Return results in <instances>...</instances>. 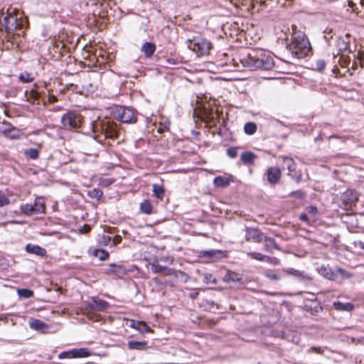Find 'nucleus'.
<instances>
[{
	"instance_id": "obj_2",
	"label": "nucleus",
	"mask_w": 364,
	"mask_h": 364,
	"mask_svg": "<svg viewBox=\"0 0 364 364\" xmlns=\"http://www.w3.org/2000/svg\"><path fill=\"white\" fill-rule=\"evenodd\" d=\"M92 129L94 132H98L103 134L105 138L112 139L119 136L120 130L118 125L108 119H104L93 124Z\"/></svg>"
},
{
	"instance_id": "obj_30",
	"label": "nucleus",
	"mask_w": 364,
	"mask_h": 364,
	"mask_svg": "<svg viewBox=\"0 0 364 364\" xmlns=\"http://www.w3.org/2000/svg\"><path fill=\"white\" fill-rule=\"evenodd\" d=\"M18 79L23 83H29L33 81L34 77L30 73L23 72L19 75Z\"/></svg>"
},
{
	"instance_id": "obj_22",
	"label": "nucleus",
	"mask_w": 364,
	"mask_h": 364,
	"mask_svg": "<svg viewBox=\"0 0 364 364\" xmlns=\"http://www.w3.org/2000/svg\"><path fill=\"white\" fill-rule=\"evenodd\" d=\"M318 272L321 276L324 277L328 279H335L336 274L329 267L323 266L318 269Z\"/></svg>"
},
{
	"instance_id": "obj_47",
	"label": "nucleus",
	"mask_w": 364,
	"mask_h": 364,
	"mask_svg": "<svg viewBox=\"0 0 364 364\" xmlns=\"http://www.w3.org/2000/svg\"><path fill=\"white\" fill-rule=\"evenodd\" d=\"M291 195L301 199L305 197V193L301 191H293Z\"/></svg>"
},
{
	"instance_id": "obj_59",
	"label": "nucleus",
	"mask_w": 364,
	"mask_h": 364,
	"mask_svg": "<svg viewBox=\"0 0 364 364\" xmlns=\"http://www.w3.org/2000/svg\"><path fill=\"white\" fill-rule=\"evenodd\" d=\"M50 102H56L57 101V97L55 96H50V99H49Z\"/></svg>"
},
{
	"instance_id": "obj_53",
	"label": "nucleus",
	"mask_w": 364,
	"mask_h": 364,
	"mask_svg": "<svg viewBox=\"0 0 364 364\" xmlns=\"http://www.w3.org/2000/svg\"><path fill=\"white\" fill-rule=\"evenodd\" d=\"M310 350L318 354L323 353V350L319 347H312Z\"/></svg>"
},
{
	"instance_id": "obj_15",
	"label": "nucleus",
	"mask_w": 364,
	"mask_h": 364,
	"mask_svg": "<svg viewBox=\"0 0 364 364\" xmlns=\"http://www.w3.org/2000/svg\"><path fill=\"white\" fill-rule=\"evenodd\" d=\"M107 273H113L117 277H122L127 273L126 269L120 264H110L109 269H107Z\"/></svg>"
},
{
	"instance_id": "obj_29",
	"label": "nucleus",
	"mask_w": 364,
	"mask_h": 364,
	"mask_svg": "<svg viewBox=\"0 0 364 364\" xmlns=\"http://www.w3.org/2000/svg\"><path fill=\"white\" fill-rule=\"evenodd\" d=\"M264 241V249L267 251L272 252L273 249H279L274 239L267 237Z\"/></svg>"
},
{
	"instance_id": "obj_21",
	"label": "nucleus",
	"mask_w": 364,
	"mask_h": 364,
	"mask_svg": "<svg viewBox=\"0 0 364 364\" xmlns=\"http://www.w3.org/2000/svg\"><path fill=\"white\" fill-rule=\"evenodd\" d=\"M333 307L338 311H350L353 309V304L347 302V303H342L341 301H335L333 304Z\"/></svg>"
},
{
	"instance_id": "obj_11",
	"label": "nucleus",
	"mask_w": 364,
	"mask_h": 364,
	"mask_svg": "<svg viewBox=\"0 0 364 364\" xmlns=\"http://www.w3.org/2000/svg\"><path fill=\"white\" fill-rule=\"evenodd\" d=\"M265 175L267 181L272 185H275L281 179L282 171L279 168L272 166L267 169Z\"/></svg>"
},
{
	"instance_id": "obj_38",
	"label": "nucleus",
	"mask_w": 364,
	"mask_h": 364,
	"mask_svg": "<svg viewBox=\"0 0 364 364\" xmlns=\"http://www.w3.org/2000/svg\"><path fill=\"white\" fill-rule=\"evenodd\" d=\"M18 295L20 297L28 299L33 295V292L31 290L27 289H18Z\"/></svg>"
},
{
	"instance_id": "obj_26",
	"label": "nucleus",
	"mask_w": 364,
	"mask_h": 364,
	"mask_svg": "<svg viewBox=\"0 0 364 364\" xmlns=\"http://www.w3.org/2000/svg\"><path fill=\"white\" fill-rule=\"evenodd\" d=\"M147 345L146 341H131L128 342V348L130 350H142Z\"/></svg>"
},
{
	"instance_id": "obj_5",
	"label": "nucleus",
	"mask_w": 364,
	"mask_h": 364,
	"mask_svg": "<svg viewBox=\"0 0 364 364\" xmlns=\"http://www.w3.org/2000/svg\"><path fill=\"white\" fill-rule=\"evenodd\" d=\"M109 306V304L107 301L94 296L92 298V303L85 304L84 310L87 316L90 318H92L94 311H104Z\"/></svg>"
},
{
	"instance_id": "obj_43",
	"label": "nucleus",
	"mask_w": 364,
	"mask_h": 364,
	"mask_svg": "<svg viewBox=\"0 0 364 364\" xmlns=\"http://www.w3.org/2000/svg\"><path fill=\"white\" fill-rule=\"evenodd\" d=\"M227 154L230 158H235L237 156V149L236 147H230L226 151Z\"/></svg>"
},
{
	"instance_id": "obj_3",
	"label": "nucleus",
	"mask_w": 364,
	"mask_h": 364,
	"mask_svg": "<svg viewBox=\"0 0 364 364\" xmlns=\"http://www.w3.org/2000/svg\"><path fill=\"white\" fill-rule=\"evenodd\" d=\"M187 47L193 50L198 56L208 55L213 48L210 41L203 38H194L186 41Z\"/></svg>"
},
{
	"instance_id": "obj_24",
	"label": "nucleus",
	"mask_w": 364,
	"mask_h": 364,
	"mask_svg": "<svg viewBox=\"0 0 364 364\" xmlns=\"http://www.w3.org/2000/svg\"><path fill=\"white\" fill-rule=\"evenodd\" d=\"M33 207L35 208L36 213H41L44 212L45 210V201L44 199L41 197H38L35 199Z\"/></svg>"
},
{
	"instance_id": "obj_61",
	"label": "nucleus",
	"mask_w": 364,
	"mask_h": 364,
	"mask_svg": "<svg viewBox=\"0 0 364 364\" xmlns=\"http://www.w3.org/2000/svg\"><path fill=\"white\" fill-rule=\"evenodd\" d=\"M171 61L172 62V63H173V59H171H171H168V62H171Z\"/></svg>"
},
{
	"instance_id": "obj_40",
	"label": "nucleus",
	"mask_w": 364,
	"mask_h": 364,
	"mask_svg": "<svg viewBox=\"0 0 364 364\" xmlns=\"http://www.w3.org/2000/svg\"><path fill=\"white\" fill-rule=\"evenodd\" d=\"M102 191L98 188H94L89 191V196L91 198H96L97 200L100 199L102 197Z\"/></svg>"
},
{
	"instance_id": "obj_56",
	"label": "nucleus",
	"mask_w": 364,
	"mask_h": 364,
	"mask_svg": "<svg viewBox=\"0 0 364 364\" xmlns=\"http://www.w3.org/2000/svg\"><path fill=\"white\" fill-rule=\"evenodd\" d=\"M137 325H139V321L132 320L130 321L129 326L133 328H136Z\"/></svg>"
},
{
	"instance_id": "obj_39",
	"label": "nucleus",
	"mask_w": 364,
	"mask_h": 364,
	"mask_svg": "<svg viewBox=\"0 0 364 364\" xmlns=\"http://www.w3.org/2000/svg\"><path fill=\"white\" fill-rule=\"evenodd\" d=\"M136 329L138 330L141 333L151 332V329L150 328V327L143 321H139V325H137Z\"/></svg>"
},
{
	"instance_id": "obj_46",
	"label": "nucleus",
	"mask_w": 364,
	"mask_h": 364,
	"mask_svg": "<svg viewBox=\"0 0 364 364\" xmlns=\"http://www.w3.org/2000/svg\"><path fill=\"white\" fill-rule=\"evenodd\" d=\"M9 203V200L4 196L0 194V207L6 205Z\"/></svg>"
},
{
	"instance_id": "obj_10",
	"label": "nucleus",
	"mask_w": 364,
	"mask_h": 364,
	"mask_svg": "<svg viewBox=\"0 0 364 364\" xmlns=\"http://www.w3.org/2000/svg\"><path fill=\"white\" fill-rule=\"evenodd\" d=\"M274 65V60L269 55H266L260 52L258 55V61L256 63L257 68L264 70H270Z\"/></svg>"
},
{
	"instance_id": "obj_37",
	"label": "nucleus",
	"mask_w": 364,
	"mask_h": 364,
	"mask_svg": "<svg viewBox=\"0 0 364 364\" xmlns=\"http://www.w3.org/2000/svg\"><path fill=\"white\" fill-rule=\"evenodd\" d=\"M94 255L99 258L100 260L104 261L109 257V253L104 250H96Z\"/></svg>"
},
{
	"instance_id": "obj_31",
	"label": "nucleus",
	"mask_w": 364,
	"mask_h": 364,
	"mask_svg": "<svg viewBox=\"0 0 364 364\" xmlns=\"http://www.w3.org/2000/svg\"><path fill=\"white\" fill-rule=\"evenodd\" d=\"M154 195L159 199H162L164 196V188L158 184L152 186Z\"/></svg>"
},
{
	"instance_id": "obj_32",
	"label": "nucleus",
	"mask_w": 364,
	"mask_h": 364,
	"mask_svg": "<svg viewBox=\"0 0 364 364\" xmlns=\"http://www.w3.org/2000/svg\"><path fill=\"white\" fill-rule=\"evenodd\" d=\"M140 210L146 214H151L152 212V205L150 201L148 200H143L140 204Z\"/></svg>"
},
{
	"instance_id": "obj_48",
	"label": "nucleus",
	"mask_w": 364,
	"mask_h": 364,
	"mask_svg": "<svg viewBox=\"0 0 364 364\" xmlns=\"http://www.w3.org/2000/svg\"><path fill=\"white\" fill-rule=\"evenodd\" d=\"M316 66H317V69L318 70H322L324 69V68L326 66V63H325L324 60H319L316 62Z\"/></svg>"
},
{
	"instance_id": "obj_42",
	"label": "nucleus",
	"mask_w": 364,
	"mask_h": 364,
	"mask_svg": "<svg viewBox=\"0 0 364 364\" xmlns=\"http://www.w3.org/2000/svg\"><path fill=\"white\" fill-rule=\"evenodd\" d=\"M307 214L311 215L314 218H316L318 215V211L316 207L309 206L306 209Z\"/></svg>"
},
{
	"instance_id": "obj_35",
	"label": "nucleus",
	"mask_w": 364,
	"mask_h": 364,
	"mask_svg": "<svg viewBox=\"0 0 364 364\" xmlns=\"http://www.w3.org/2000/svg\"><path fill=\"white\" fill-rule=\"evenodd\" d=\"M24 154L31 159H37L39 156V152L38 149L31 148L25 150Z\"/></svg>"
},
{
	"instance_id": "obj_60",
	"label": "nucleus",
	"mask_w": 364,
	"mask_h": 364,
	"mask_svg": "<svg viewBox=\"0 0 364 364\" xmlns=\"http://www.w3.org/2000/svg\"><path fill=\"white\" fill-rule=\"evenodd\" d=\"M360 2L361 5L364 6V0H360Z\"/></svg>"
},
{
	"instance_id": "obj_36",
	"label": "nucleus",
	"mask_w": 364,
	"mask_h": 364,
	"mask_svg": "<svg viewBox=\"0 0 364 364\" xmlns=\"http://www.w3.org/2000/svg\"><path fill=\"white\" fill-rule=\"evenodd\" d=\"M21 210L25 215H28L36 213L35 208L33 207V204H28L27 203V204L22 205Z\"/></svg>"
},
{
	"instance_id": "obj_51",
	"label": "nucleus",
	"mask_w": 364,
	"mask_h": 364,
	"mask_svg": "<svg viewBox=\"0 0 364 364\" xmlns=\"http://www.w3.org/2000/svg\"><path fill=\"white\" fill-rule=\"evenodd\" d=\"M14 128H15V127H13V126H12L11 124H4V127H3L2 128H1L0 132H1V130H2V129H9V132H11V129H14Z\"/></svg>"
},
{
	"instance_id": "obj_45",
	"label": "nucleus",
	"mask_w": 364,
	"mask_h": 364,
	"mask_svg": "<svg viewBox=\"0 0 364 364\" xmlns=\"http://www.w3.org/2000/svg\"><path fill=\"white\" fill-rule=\"evenodd\" d=\"M264 257H265V259L264 261H266L269 263H271L273 264H279V260L276 257H269L267 255H265Z\"/></svg>"
},
{
	"instance_id": "obj_49",
	"label": "nucleus",
	"mask_w": 364,
	"mask_h": 364,
	"mask_svg": "<svg viewBox=\"0 0 364 364\" xmlns=\"http://www.w3.org/2000/svg\"><path fill=\"white\" fill-rule=\"evenodd\" d=\"M114 182V180L110 178H105L100 181L101 185L108 186Z\"/></svg>"
},
{
	"instance_id": "obj_27",
	"label": "nucleus",
	"mask_w": 364,
	"mask_h": 364,
	"mask_svg": "<svg viewBox=\"0 0 364 364\" xmlns=\"http://www.w3.org/2000/svg\"><path fill=\"white\" fill-rule=\"evenodd\" d=\"M255 158L256 156L252 152L250 151L244 152L241 155V161L244 164H253Z\"/></svg>"
},
{
	"instance_id": "obj_44",
	"label": "nucleus",
	"mask_w": 364,
	"mask_h": 364,
	"mask_svg": "<svg viewBox=\"0 0 364 364\" xmlns=\"http://www.w3.org/2000/svg\"><path fill=\"white\" fill-rule=\"evenodd\" d=\"M225 279L226 281L238 282L240 279L238 277L237 274L235 273H229L225 277Z\"/></svg>"
},
{
	"instance_id": "obj_28",
	"label": "nucleus",
	"mask_w": 364,
	"mask_h": 364,
	"mask_svg": "<svg viewBox=\"0 0 364 364\" xmlns=\"http://www.w3.org/2000/svg\"><path fill=\"white\" fill-rule=\"evenodd\" d=\"M213 183L218 187H227L230 185L228 178L223 176H217L214 178Z\"/></svg>"
},
{
	"instance_id": "obj_25",
	"label": "nucleus",
	"mask_w": 364,
	"mask_h": 364,
	"mask_svg": "<svg viewBox=\"0 0 364 364\" xmlns=\"http://www.w3.org/2000/svg\"><path fill=\"white\" fill-rule=\"evenodd\" d=\"M151 271L155 273H162L166 275L171 274V269L159 264H151Z\"/></svg>"
},
{
	"instance_id": "obj_18",
	"label": "nucleus",
	"mask_w": 364,
	"mask_h": 364,
	"mask_svg": "<svg viewBox=\"0 0 364 364\" xmlns=\"http://www.w3.org/2000/svg\"><path fill=\"white\" fill-rule=\"evenodd\" d=\"M284 272H285L287 274L289 275L294 276L297 278H299L300 280H310L311 277L308 275L305 274L304 272L299 271L298 269H295L294 268H288L284 269Z\"/></svg>"
},
{
	"instance_id": "obj_58",
	"label": "nucleus",
	"mask_w": 364,
	"mask_h": 364,
	"mask_svg": "<svg viewBox=\"0 0 364 364\" xmlns=\"http://www.w3.org/2000/svg\"><path fill=\"white\" fill-rule=\"evenodd\" d=\"M358 246L360 249H362V250H364V242L359 241V242H358Z\"/></svg>"
},
{
	"instance_id": "obj_23",
	"label": "nucleus",
	"mask_w": 364,
	"mask_h": 364,
	"mask_svg": "<svg viewBox=\"0 0 364 364\" xmlns=\"http://www.w3.org/2000/svg\"><path fill=\"white\" fill-rule=\"evenodd\" d=\"M156 46L154 43L146 42L142 46V51L144 53V55L148 58L151 57L154 54Z\"/></svg>"
},
{
	"instance_id": "obj_6",
	"label": "nucleus",
	"mask_w": 364,
	"mask_h": 364,
	"mask_svg": "<svg viewBox=\"0 0 364 364\" xmlns=\"http://www.w3.org/2000/svg\"><path fill=\"white\" fill-rule=\"evenodd\" d=\"M114 114L115 119L123 123H136L137 120L134 111L129 107H117Z\"/></svg>"
},
{
	"instance_id": "obj_54",
	"label": "nucleus",
	"mask_w": 364,
	"mask_h": 364,
	"mask_svg": "<svg viewBox=\"0 0 364 364\" xmlns=\"http://www.w3.org/2000/svg\"><path fill=\"white\" fill-rule=\"evenodd\" d=\"M338 272H340L342 275H343V276H345L346 277H351V274L349 272L345 271L344 269H338Z\"/></svg>"
},
{
	"instance_id": "obj_4",
	"label": "nucleus",
	"mask_w": 364,
	"mask_h": 364,
	"mask_svg": "<svg viewBox=\"0 0 364 364\" xmlns=\"http://www.w3.org/2000/svg\"><path fill=\"white\" fill-rule=\"evenodd\" d=\"M83 122V117L80 114L68 112L61 117V123L65 129L73 130L79 129Z\"/></svg>"
},
{
	"instance_id": "obj_20",
	"label": "nucleus",
	"mask_w": 364,
	"mask_h": 364,
	"mask_svg": "<svg viewBox=\"0 0 364 364\" xmlns=\"http://www.w3.org/2000/svg\"><path fill=\"white\" fill-rule=\"evenodd\" d=\"M29 324L31 328L36 331H44L48 328V325L39 319H32Z\"/></svg>"
},
{
	"instance_id": "obj_8",
	"label": "nucleus",
	"mask_w": 364,
	"mask_h": 364,
	"mask_svg": "<svg viewBox=\"0 0 364 364\" xmlns=\"http://www.w3.org/2000/svg\"><path fill=\"white\" fill-rule=\"evenodd\" d=\"M283 165L289 171L288 175L290 176L296 183H299L302 178L301 172H296V164L292 158L288 156L282 157Z\"/></svg>"
},
{
	"instance_id": "obj_12",
	"label": "nucleus",
	"mask_w": 364,
	"mask_h": 364,
	"mask_svg": "<svg viewBox=\"0 0 364 364\" xmlns=\"http://www.w3.org/2000/svg\"><path fill=\"white\" fill-rule=\"evenodd\" d=\"M240 60L245 68L250 69L257 68L256 63L258 61V55L255 51L243 56Z\"/></svg>"
},
{
	"instance_id": "obj_19",
	"label": "nucleus",
	"mask_w": 364,
	"mask_h": 364,
	"mask_svg": "<svg viewBox=\"0 0 364 364\" xmlns=\"http://www.w3.org/2000/svg\"><path fill=\"white\" fill-rule=\"evenodd\" d=\"M25 97L27 100L33 104H39V93L35 90H31L30 91L25 92Z\"/></svg>"
},
{
	"instance_id": "obj_7",
	"label": "nucleus",
	"mask_w": 364,
	"mask_h": 364,
	"mask_svg": "<svg viewBox=\"0 0 364 364\" xmlns=\"http://www.w3.org/2000/svg\"><path fill=\"white\" fill-rule=\"evenodd\" d=\"M2 26L8 34H13L14 31L22 28V23L18 22L16 16L11 14L4 17Z\"/></svg>"
},
{
	"instance_id": "obj_52",
	"label": "nucleus",
	"mask_w": 364,
	"mask_h": 364,
	"mask_svg": "<svg viewBox=\"0 0 364 364\" xmlns=\"http://www.w3.org/2000/svg\"><path fill=\"white\" fill-rule=\"evenodd\" d=\"M267 277L271 280H278L279 277L276 274H267Z\"/></svg>"
},
{
	"instance_id": "obj_55",
	"label": "nucleus",
	"mask_w": 364,
	"mask_h": 364,
	"mask_svg": "<svg viewBox=\"0 0 364 364\" xmlns=\"http://www.w3.org/2000/svg\"><path fill=\"white\" fill-rule=\"evenodd\" d=\"M252 0H230L234 4L237 5L238 4H243L245 1L252 2Z\"/></svg>"
},
{
	"instance_id": "obj_13",
	"label": "nucleus",
	"mask_w": 364,
	"mask_h": 364,
	"mask_svg": "<svg viewBox=\"0 0 364 364\" xmlns=\"http://www.w3.org/2000/svg\"><path fill=\"white\" fill-rule=\"evenodd\" d=\"M341 200L346 208L351 206L358 200V193L353 190H348L341 196Z\"/></svg>"
},
{
	"instance_id": "obj_34",
	"label": "nucleus",
	"mask_w": 364,
	"mask_h": 364,
	"mask_svg": "<svg viewBox=\"0 0 364 364\" xmlns=\"http://www.w3.org/2000/svg\"><path fill=\"white\" fill-rule=\"evenodd\" d=\"M257 128L255 122H247L244 126V131L247 134L252 135L256 132Z\"/></svg>"
},
{
	"instance_id": "obj_9",
	"label": "nucleus",
	"mask_w": 364,
	"mask_h": 364,
	"mask_svg": "<svg viewBox=\"0 0 364 364\" xmlns=\"http://www.w3.org/2000/svg\"><path fill=\"white\" fill-rule=\"evenodd\" d=\"M91 355L87 348H75L69 351L63 352L59 355L60 358H87Z\"/></svg>"
},
{
	"instance_id": "obj_1",
	"label": "nucleus",
	"mask_w": 364,
	"mask_h": 364,
	"mask_svg": "<svg viewBox=\"0 0 364 364\" xmlns=\"http://www.w3.org/2000/svg\"><path fill=\"white\" fill-rule=\"evenodd\" d=\"M287 48L297 58L306 57L311 50L308 38L301 31H294L293 33L291 42L287 45Z\"/></svg>"
},
{
	"instance_id": "obj_57",
	"label": "nucleus",
	"mask_w": 364,
	"mask_h": 364,
	"mask_svg": "<svg viewBox=\"0 0 364 364\" xmlns=\"http://www.w3.org/2000/svg\"><path fill=\"white\" fill-rule=\"evenodd\" d=\"M168 129V127L166 124H164V126H163V127L159 128L158 131L161 133V132H164V130Z\"/></svg>"
},
{
	"instance_id": "obj_41",
	"label": "nucleus",
	"mask_w": 364,
	"mask_h": 364,
	"mask_svg": "<svg viewBox=\"0 0 364 364\" xmlns=\"http://www.w3.org/2000/svg\"><path fill=\"white\" fill-rule=\"evenodd\" d=\"M247 255L250 257L252 259L259 260V261H264L265 259V257L264 255L259 253V252H248Z\"/></svg>"
},
{
	"instance_id": "obj_14",
	"label": "nucleus",
	"mask_w": 364,
	"mask_h": 364,
	"mask_svg": "<svg viewBox=\"0 0 364 364\" xmlns=\"http://www.w3.org/2000/svg\"><path fill=\"white\" fill-rule=\"evenodd\" d=\"M245 231L247 240H253L256 242H259L262 240V234L257 229L247 228Z\"/></svg>"
},
{
	"instance_id": "obj_16",
	"label": "nucleus",
	"mask_w": 364,
	"mask_h": 364,
	"mask_svg": "<svg viewBox=\"0 0 364 364\" xmlns=\"http://www.w3.org/2000/svg\"><path fill=\"white\" fill-rule=\"evenodd\" d=\"M26 250L28 253L34 254L38 256L43 257L46 255V250L38 245L28 244L26 246Z\"/></svg>"
},
{
	"instance_id": "obj_50",
	"label": "nucleus",
	"mask_w": 364,
	"mask_h": 364,
	"mask_svg": "<svg viewBox=\"0 0 364 364\" xmlns=\"http://www.w3.org/2000/svg\"><path fill=\"white\" fill-rule=\"evenodd\" d=\"M301 220L309 223V217L307 213H301L299 216Z\"/></svg>"
},
{
	"instance_id": "obj_17",
	"label": "nucleus",
	"mask_w": 364,
	"mask_h": 364,
	"mask_svg": "<svg viewBox=\"0 0 364 364\" xmlns=\"http://www.w3.org/2000/svg\"><path fill=\"white\" fill-rule=\"evenodd\" d=\"M223 252L221 250H202L198 252V256L200 258H207V262L212 261V259L217 255H221Z\"/></svg>"
},
{
	"instance_id": "obj_33",
	"label": "nucleus",
	"mask_w": 364,
	"mask_h": 364,
	"mask_svg": "<svg viewBox=\"0 0 364 364\" xmlns=\"http://www.w3.org/2000/svg\"><path fill=\"white\" fill-rule=\"evenodd\" d=\"M9 131V129H2L1 132L11 139H16L21 135L20 130L16 127L14 129H11V132Z\"/></svg>"
}]
</instances>
